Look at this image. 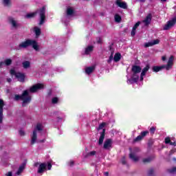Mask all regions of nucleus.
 I'll list each match as a JSON object with an SVG mask.
<instances>
[{
    "label": "nucleus",
    "instance_id": "42",
    "mask_svg": "<svg viewBox=\"0 0 176 176\" xmlns=\"http://www.w3.org/2000/svg\"><path fill=\"white\" fill-rule=\"evenodd\" d=\"M155 130H156V128H155V127H151V128L150 129V131H151V134H154Z\"/></svg>",
    "mask_w": 176,
    "mask_h": 176
},
{
    "label": "nucleus",
    "instance_id": "24",
    "mask_svg": "<svg viewBox=\"0 0 176 176\" xmlns=\"http://www.w3.org/2000/svg\"><path fill=\"white\" fill-rule=\"evenodd\" d=\"M43 130V125L41 123H38L34 130V131H36V133H38V131H42Z\"/></svg>",
    "mask_w": 176,
    "mask_h": 176
},
{
    "label": "nucleus",
    "instance_id": "3",
    "mask_svg": "<svg viewBox=\"0 0 176 176\" xmlns=\"http://www.w3.org/2000/svg\"><path fill=\"white\" fill-rule=\"evenodd\" d=\"M14 100L15 101L21 100L23 101L22 107H25L31 102V96H30V94H28V90H25L21 96L15 95Z\"/></svg>",
    "mask_w": 176,
    "mask_h": 176
},
{
    "label": "nucleus",
    "instance_id": "34",
    "mask_svg": "<svg viewBox=\"0 0 176 176\" xmlns=\"http://www.w3.org/2000/svg\"><path fill=\"white\" fill-rule=\"evenodd\" d=\"M3 63V64H5V65L9 66L12 64V59L10 58L6 59Z\"/></svg>",
    "mask_w": 176,
    "mask_h": 176
},
{
    "label": "nucleus",
    "instance_id": "13",
    "mask_svg": "<svg viewBox=\"0 0 176 176\" xmlns=\"http://www.w3.org/2000/svg\"><path fill=\"white\" fill-rule=\"evenodd\" d=\"M104 149L109 150L112 148V140L111 139H107L104 141L103 144Z\"/></svg>",
    "mask_w": 176,
    "mask_h": 176
},
{
    "label": "nucleus",
    "instance_id": "32",
    "mask_svg": "<svg viewBox=\"0 0 176 176\" xmlns=\"http://www.w3.org/2000/svg\"><path fill=\"white\" fill-rule=\"evenodd\" d=\"M114 19L116 23H120L122 21V17L119 14H116Z\"/></svg>",
    "mask_w": 176,
    "mask_h": 176
},
{
    "label": "nucleus",
    "instance_id": "30",
    "mask_svg": "<svg viewBox=\"0 0 176 176\" xmlns=\"http://www.w3.org/2000/svg\"><path fill=\"white\" fill-rule=\"evenodd\" d=\"M66 13L67 16H72V14H74V9H72V8L68 7Z\"/></svg>",
    "mask_w": 176,
    "mask_h": 176
},
{
    "label": "nucleus",
    "instance_id": "6",
    "mask_svg": "<svg viewBox=\"0 0 176 176\" xmlns=\"http://www.w3.org/2000/svg\"><path fill=\"white\" fill-rule=\"evenodd\" d=\"M10 75H14L16 79H18L19 82H23L25 80V75L23 73L20 72H16L14 69H12L10 71Z\"/></svg>",
    "mask_w": 176,
    "mask_h": 176
},
{
    "label": "nucleus",
    "instance_id": "14",
    "mask_svg": "<svg viewBox=\"0 0 176 176\" xmlns=\"http://www.w3.org/2000/svg\"><path fill=\"white\" fill-rule=\"evenodd\" d=\"M160 41L159 39L153 40L150 42L146 43L144 44V47H151L155 46V45H159Z\"/></svg>",
    "mask_w": 176,
    "mask_h": 176
},
{
    "label": "nucleus",
    "instance_id": "12",
    "mask_svg": "<svg viewBox=\"0 0 176 176\" xmlns=\"http://www.w3.org/2000/svg\"><path fill=\"white\" fill-rule=\"evenodd\" d=\"M148 133L149 132L148 131H144L142 132L140 135H139L136 138L133 140V142H138L141 141L144 138V137H145Z\"/></svg>",
    "mask_w": 176,
    "mask_h": 176
},
{
    "label": "nucleus",
    "instance_id": "31",
    "mask_svg": "<svg viewBox=\"0 0 176 176\" xmlns=\"http://www.w3.org/2000/svg\"><path fill=\"white\" fill-rule=\"evenodd\" d=\"M153 160V158L152 157H148L146 158H144L142 162L143 163H151V162H152Z\"/></svg>",
    "mask_w": 176,
    "mask_h": 176
},
{
    "label": "nucleus",
    "instance_id": "4",
    "mask_svg": "<svg viewBox=\"0 0 176 176\" xmlns=\"http://www.w3.org/2000/svg\"><path fill=\"white\" fill-rule=\"evenodd\" d=\"M37 12L40 17L39 25H42V24H44L45 20H46V6H43L42 8H40Z\"/></svg>",
    "mask_w": 176,
    "mask_h": 176
},
{
    "label": "nucleus",
    "instance_id": "47",
    "mask_svg": "<svg viewBox=\"0 0 176 176\" xmlns=\"http://www.w3.org/2000/svg\"><path fill=\"white\" fill-rule=\"evenodd\" d=\"M6 176H13V173L11 171H10L6 174Z\"/></svg>",
    "mask_w": 176,
    "mask_h": 176
},
{
    "label": "nucleus",
    "instance_id": "35",
    "mask_svg": "<svg viewBox=\"0 0 176 176\" xmlns=\"http://www.w3.org/2000/svg\"><path fill=\"white\" fill-rule=\"evenodd\" d=\"M168 173H169V174H176V167L168 169Z\"/></svg>",
    "mask_w": 176,
    "mask_h": 176
},
{
    "label": "nucleus",
    "instance_id": "39",
    "mask_svg": "<svg viewBox=\"0 0 176 176\" xmlns=\"http://www.w3.org/2000/svg\"><path fill=\"white\" fill-rule=\"evenodd\" d=\"M112 60H113V55L111 54L110 56H109V60H107V63H111V62L112 61Z\"/></svg>",
    "mask_w": 176,
    "mask_h": 176
},
{
    "label": "nucleus",
    "instance_id": "22",
    "mask_svg": "<svg viewBox=\"0 0 176 176\" xmlns=\"http://www.w3.org/2000/svg\"><path fill=\"white\" fill-rule=\"evenodd\" d=\"M164 68H166V65H164L162 66H153V72H159V71H162Z\"/></svg>",
    "mask_w": 176,
    "mask_h": 176
},
{
    "label": "nucleus",
    "instance_id": "46",
    "mask_svg": "<svg viewBox=\"0 0 176 176\" xmlns=\"http://www.w3.org/2000/svg\"><path fill=\"white\" fill-rule=\"evenodd\" d=\"M47 170H52V164L50 162L47 163Z\"/></svg>",
    "mask_w": 176,
    "mask_h": 176
},
{
    "label": "nucleus",
    "instance_id": "37",
    "mask_svg": "<svg viewBox=\"0 0 176 176\" xmlns=\"http://www.w3.org/2000/svg\"><path fill=\"white\" fill-rule=\"evenodd\" d=\"M105 124H107V123L105 122H102V124H100L99 125L98 130H102V128L105 127Z\"/></svg>",
    "mask_w": 176,
    "mask_h": 176
},
{
    "label": "nucleus",
    "instance_id": "26",
    "mask_svg": "<svg viewBox=\"0 0 176 176\" xmlns=\"http://www.w3.org/2000/svg\"><path fill=\"white\" fill-rule=\"evenodd\" d=\"M2 3L6 8H9L12 5V1L10 0H3Z\"/></svg>",
    "mask_w": 176,
    "mask_h": 176
},
{
    "label": "nucleus",
    "instance_id": "1",
    "mask_svg": "<svg viewBox=\"0 0 176 176\" xmlns=\"http://www.w3.org/2000/svg\"><path fill=\"white\" fill-rule=\"evenodd\" d=\"M142 69L141 67L138 65H133L132 67L131 71L133 72L132 76L131 78L127 79L128 85H133V83H137L140 79V74L141 73Z\"/></svg>",
    "mask_w": 176,
    "mask_h": 176
},
{
    "label": "nucleus",
    "instance_id": "54",
    "mask_svg": "<svg viewBox=\"0 0 176 176\" xmlns=\"http://www.w3.org/2000/svg\"><path fill=\"white\" fill-rule=\"evenodd\" d=\"M169 144H170V145H174V146H175V142H170V143H169Z\"/></svg>",
    "mask_w": 176,
    "mask_h": 176
},
{
    "label": "nucleus",
    "instance_id": "29",
    "mask_svg": "<svg viewBox=\"0 0 176 176\" xmlns=\"http://www.w3.org/2000/svg\"><path fill=\"white\" fill-rule=\"evenodd\" d=\"M121 57H122V55H120V53H117L115 54L113 60L116 63H118V61H120Z\"/></svg>",
    "mask_w": 176,
    "mask_h": 176
},
{
    "label": "nucleus",
    "instance_id": "33",
    "mask_svg": "<svg viewBox=\"0 0 176 176\" xmlns=\"http://www.w3.org/2000/svg\"><path fill=\"white\" fill-rule=\"evenodd\" d=\"M36 12L30 13L25 15L26 19H32V17H35Z\"/></svg>",
    "mask_w": 176,
    "mask_h": 176
},
{
    "label": "nucleus",
    "instance_id": "53",
    "mask_svg": "<svg viewBox=\"0 0 176 176\" xmlns=\"http://www.w3.org/2000/svg\"><path fill=\"white\" fill-rule=\"evenodd\" d=\"M3 65V62L0 63V68H2Z\"/></svg>",
    "mask_w": 176,
    "mask_h": 176
},
{
    "label": "nucleus",
    "instance_id": "15",
    "mask_svg": "<svg viewBox=\"0 0 176 176\" xmlns=\"http://www.w3.org/2000/svg\"><path fill=\"white\" fill-rule=\"evenodd\" d=\"M173 64H174V56H171L168 60L167 65H165V68L166 69V71L171 69Z\"/></svg>",
    "mask_w": 176,
    "mask_h": 176
},
{
    "label": "nucleus",
    "instance_id": "57",
    "mask_svg": "<svg viewBox=\"0 0 176 176\" xmlns=\"http://www.w3.org/2000/svg\"><path fill=\"white\" fill-rule=\"evenodd\" d=\"M162 1V2H166V1H167V0H161Z\"/></svg>",
    "mask_w": 176,
    "mask_h": 176
},
{
    "label": "nucleus",
    "instance_id": "49",
    "mask_svg": "<svg viewBox=\"0 0 176 176\" xmlns=\"http://www.w3.org/2000/svg\"><path fill=\"white\" fill-rule=\"evenodd\" d=\"M122 164H126V159L124 157L122 158Z\"/></svg>",
    "mask_w": 176,
    "mask_h": 176
},
{
    "label": "nucleus",
    "instance_id": "21",
    "mask_svg": "<svg viewBox=\"0 0 176 176\" xmlns=\"http://www.w3.org/2000/svg\"><path fill=\"white\" fill-rule=\"evenodd\" d=\"M94 49V47L93 45H88L85 50V54H90Z\"/></svg>",
    "mask_w": 176,
    "mask_h": 176
},
{
    "label": "nucleus",
    "instance_id": "17",
    "mask_svg": "<svg viewBox=\"0 0 176 176\" xmlns=\"http://www.w3.org/2000/svg\"><path fill=\"white\" fill-rule=\"evenodd\" d=\"M149 68H151V66L149 65H146V67L142 69L140 74V80H144V76L146 75V72L149 71Z\"/></svg>",
    "mask_w": 176,
    "mask_h": 176
},
{
    "label": "nucleus",
    "instance_id": "8",
    "mask_svg": "<svg viewBox=\"0 0 176 176\" xmlns=\"http://www.w3.org/2000/svg\"><path fill=\"white\" fill-rule=\"evenodd\" d=\"M176 23V17L172 19L171 20L168 21L166 25H164L163 30L164 31H167L170 30V28H172V27H174Z\"/></svg>",
    "mask_w": 176,
    "mask_h": 176
},
{
    "label": "nucleus",
    "instance_id": "55",
    "mask_svg": "<svg viewBox=\"0 0 176 176\" xmlns=\"http://www.w3.org/2000/svg\"><path fill=\"white\" fill-rule=\"evenodd\" d=\"M104 175H106V176L109 175V173H108V172H105V173H104Z\"/></svg>",
    "mask_w": 176,
    "mask_h": 176
},
{
    "label": "nucleus",
    "instance_id": "5",
    "mask_svg": "<svg viewBox=\"0 0 176 176\" xmlns=\"http://www.w3.org/2000/svg\"><path fill=\"white\" fill-rule=\"evenodd\" d=\"M8 24H10L11 30H17L18 28H20L19 21L12 16L8 17Z\"/></svg>",
    "mask_w": 176,
    "mask_h": 176
},
{
    "label": "nucleus",
    "instance_id": "40",
    "mask_svg": "<svg viewBox=\"0 0 176 176\" xmlns=\"http://www.w3.org/2000/svg\"><path fill=\"white\" fill-rule=\"evenodd\" d=\"M170 142H171V140H170V138H165V144H170Z\"/></svg>",
    "mask_w": 176,
    "mask_h": 176
},
{
    "label": "nucleus",
    "instance_id": "10",
    "mask_svg": "<svg viewBox=\"0 0 176 176\" xmlns=\"http://www.w3.org/2000/svg\"><path fill=\"white\" fill-rule=\"evenodd\" d=\"M41 89H43V85L42 84H36L30 87L29 91L30 93H36V91H38V90H41Z\"/></svg>",
    "mask_w": 176,
    "mask_h": 176
},
{
    "label": "nucleus",
    "instance_id": "18",
    "mask_svg": "<svg viewBox=\"0 0 176 176\" xmlns=\"http://www.w3.org/2000/svg\"><path fill=\"white\" fill-rule=\"evenodd\" d=\"M116 3L118 6L119 8L122 9H127V3L124 1H122L121 0H116Z\"/></svg>",
    "mask_w": 176,
    "mask_h": 176
},
{
    "label": "nucleus",
    "instance_id": "2",
    "mask_svg": "<svg viewBox=\"0 0 176 176\" xmlns=\"http://www.w3.org/2000/svg\"><path fill=\"white\" fill-rule=\"evenodd\" d=\"M32 46L36 52H38L39 50V45H38V43L35 40L32 39H27L25 41L21 43L17 50H21V49H27V47Z\"/></svg>",
    "mask_w": 176,
    "mask_h": 176
},
{
    "label": "nucleus",
    "instance_id": "41",
    "mask_svg": "<svg viewBox=\"0 0 176 176\" xmlns=\"http://www.w3.org/2000/svg\"><path fill=\"white\" fill-rule=\"evenodd\" d=\"M148 175H149V176L153 175V169H150V170L148 171Z\"/></svg>",
    "mask_w": 176,
    "mask_h": 176
},
{
    "label": "nucleus",
    "instance_id": "11",
    "mask_svg": "<svg viewBox=\"0 0 176 176\" xmlns=\"http://www.w3.org/2000/svg\"><path fill=\"white\" fill-rule=\"evenodd\" d=\"M5 103L3 102V100L0 99V123H2L3 121V107Z\"/></svg>",
    "mask_w": 176,
    "mask_h": 176
},
{
    "label": "nucleus",
    "instance_id": "27",
    "mask_svg": "<svg viewBox=\"0 0 176 176\" xmlns=\"http://www.w3.org/2000/svg\"><path fill=\"white\" fill-rule=\"evenodd\" d=\"M22 65L25 69H27L28 68H30V67H31V63H30V61L28 60L23 62Z\"/></svg>",
    "mask_w": 176,
    "mask_h": 176
},
{
    "label": "nucleus",
    "instance_id": "45",
    "mask_svg": "<svg viewBox=\"0 0 176 176\" xmlns=\"http://www.w3.org/2000/svg\"><path fill=\"white\" fill-rule=\"evenodd\" d=\"M19 134H20V135L23 136V135H25V132H24V131H23V130H20Z\"/></svg>",
    "mask_w": 176,
    "mask_h": 176
},
{
    "label": "nucleus",
    "instance_id": "48",
    "mask_svg": "<svg viewBox=\"0 0 176 176\" xmlns=\"http://www.w3.org/2000/svg\"><path fill=\"white\" fill-rule=\"evenodd\" d=\"M173 153H175V150H171L169 153V155L171 156V155H173Z\"/></svg>",
    "mask_w": 176,
    "mask_h": 176
},
{
    "label": "nucleus",
    "instance_id": "36",
    "mask_svg": "<svg viewBox=\"0 0 176 176\" xmlns=\"http://www.w3.org/2000/svg\"><path fill=\"white\" fill-rule=\"evenodd\" d=\"M141 24V22L138 21V23H136L134 26L133 27V30H135V31H137V28H138V27H140V25Z\"/></svg>",
    "mask_w": 176,
    "mask_h": 176
},
{
    "label": "nucleus",
    "instance_id": "20",
    "mask_svg": "<svg viewBox=\"0 0 176 176\" xmlns=\"http://www.w3.org/2000/svg\"><path fill=\"white\" fill-rule=\"evenodd\" d=\"M105 138V129L102 130V132L100 134V137L99 138L98 144L102 145V142H104V139Z\"/></svg>",
    "mask_w": 176,
    "mask_h": 176
},
{
    "label": "nucleus",
    "instance_id": "51",
    "mask_svg": "<svg viewBox=\"0 0 176 176\" xmlns=\"http://www.w3.org/2000/svg\"><path fill=\"white\" fill-rule=\"evenodd\" d=\"M69 166H74V161H70L69 162Z\"/></svg>",
    "mask_w": 176,
    "mask_h": 176
},
{
    "label": "nucleus",
    "instance_id": "16",
    "mask_svg": "<svg viewBox=\"0 0 176 176\" xmlns=\"http://www.w3.org/2000/svg\"><path fill=\"white\" fill-rule=\"evenodd\" d=\"M46 167H47V164L46 163L41 164L38 166V169L37 170L38 174H43L46 170Z\"/></svg>",
    "mask_w": 176,
    "mask_h": 176
},
{
    "label": "nucleus",
    "instance_id": "38",
    "mask_svg": "<svg viewBox=\"0 0 176 176\" xmlns=\"http://www.w3.org/2000/svg\"><path fill=\"white\" fill-rule=\"evenodd\" d=\"M52 104H57V102H58V98H52Z\"/></svg>",
    "mask_w": 176,
    "mask_h": 176
},
{
    "label": "nucleus",
    "instance_id": "44",
    "mask_svg": "<svg viewBox=\"0 0 176 176\" xmlns=\"http://www.w3.org/2000/svg\"><path fill=\"white\" fill-rule=\"evenodd\" d=\"M136 30L134 29H132V31L131 32V36H134L135 35Z\"/></svg>",
    "mask_w": 176,
    "mask_h": 176
},
{
    "label": "nucleus",
    "instance_id": "23",
    "mask_svg": "<svg viewBox=\"0 0 176 176\" xmlns=\"http://www.w3.org/2000/svg\"><path fill=\"white\" fill-rule=\"evenodd\" d=\"M24 168H25V163L22 164L19 166L18 170L16 173V175H20V174H21V173H23V171H24Z\"/></svg>",
    "mask_w": 176,
    "mask_h": 176
},
{
    "label": "nucleus",
    "instance_id": "56",
    "mask_svg": "<svg viewBox=\"0 0 176 176\" xmlns=\"http://www.w3.org/2000/svg\"><path fill=\"white\" fill-rule=\"evenodd\" d=\"M140 2H145V0H140Z\"/></svg>",
    "mask_w": 176,
    "mask_h": 176
},
{
    "label": "nucleus",
    "instance_id": "52",
    "mask_svg": "<svg viewBox=\"0 0 176 176\" xmlns=\"http://www.w3.org/2000/svg\"><path fill=\"white\" fill-rule=\"evenodd\" d=\"M7 82H8V83H10V82H12V78H7Z\"/></svg>",
    "mask_w": 176,
    "mask_h": 176
},
{
    "label": "nucleus",
    "instance_id": "58",
    "mask_svg": "<svg viewBox=\"0 0 176 176\" xmlns=\"http://www.w3.org/2000/svg\"><path fill=\"white\" fill-rule=\"evenodd\" d=\"M34 166H36V167L38 166V163H36Z\"/></svg>",
    "mask_w": 176,
    "mask_h": 176
},
{
    "label": "nucleus",
    "instance_id": "9",
    "mask_svg": "<svg viewBox=\"0 0 176 176\" xmlns=\"http://www.w3.org/2000/svg\"><path fill=\"white\" fill-rule=\"evenodd\" d=\"M135 152H140L139 148H135L134 152H132L129 154V157L133 160V162H137L140 160V157L135 155Z\"/></svg>",
    "mask_w": 176,
    "mask_h": 176
},
{
    "label": "nucleus",
    "instance_id": "28",
    "mask_svg": "<svg viewBox=\"0 0 176 176\" xmlns=\"http://www.w3.org/2000/svg\"><path fill=\"white\" fill-rule=\"evenodd\" d=\"M34 33L36 34V38H39V36L41 35V28L38 27H35Z\"/></svg>",
    "mask_w": 176,
    "mask_h": 176
},
{
    "label": "nucleus",
    "instance_id": "59",
    "mask_svg": "<svg viewBox=\"0 0 176 176\" xmlns=\"http://www.w3.org/2000/svg\"><path fill=\"white\" fill-rule=\"evenodd\" d=\"M173 160H176V159H175V158H173Z\"/></svg>",
    "mask_w": 176,
    "mask_h": 176
},
{
    "label": "nucleus",
    "instance_id": "25",
    "mask_svg": "<svg viewBox=\"0 0 176 176\" xmlns=\"http://www.w3.org/2000/svg\"><path fill=\"white\" fill-rule=\"evenodd\" d=\"M94 69H96V67L94 66L88 67L85 69V73L87 74V75H90V74H91V72H93Z\"/></svg>",
    "mask_w": 176,
    "mask_h": 176
},
{
    "label": "nucleus",
    "instance_id": "7",
    "mask_svg": "<svg viewBox=\"0 0 176 176\" xmlns=\"http://www.w3.org/2000/svg\"><path fill=\"white\" fill-rule=\"evenodd\" d=\"M36 142H45V140L38 141V133H36V131H33L30 135V144L34 145L36 144Z\"/></svg>",
    "mask_w": 176,
    "mask_h": 176
},
{
    "label": "nucleus",
    "instance_id": "43",
    "mask_svg": "<svg viewBox=\"0 0 176 176\" xmlns=\"http://www.w3.org/2000/svg\"><path fill=\"white\" fill-rule=\"evenodd\" d=\"M96 151H91L88 153L89 156H94V155H96Z\"/></svg>",
    "mask_w": 176,
    "mask_h": 176
},
{
    "label": "nucleus",
    "instance_id": "19",
    "mask_svg": "<svg viewBox=\"0 0 176 176\" xmlns=\"http://www.w3.org/2000/svg\"><path fill=\"white\" fill-rule=\"evenodd\" d=\"M151 21H152V14H148L144 20H143V23H144V25H148L151 24Z\"/></svg>",
    "mask_w": 176,
    "mask_h": 176
},
{
    "label": "nucleus",
    "instance_id": "50",
    "mask_svg": "<svg viewBox=\"0 0 176 176\" xmlns=\"http://www.w3.org/2000/svg\"><path fill=\"white\" fill-rule=\"evenodd\" d=\"M162 61H166V56H162Z\"/></svg>",
    "mask_w": 176,
    "mask_h": 176
}]
</instances>
